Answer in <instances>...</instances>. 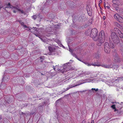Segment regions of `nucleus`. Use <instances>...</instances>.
Instances as JSON below:
<instances>
[{
	"mask_svg": "<svg viewBox=\"0 0 123 123\" xmlns=\"http://www.w3.org/2000/svg\"><path fill=\"white\" fill-rule=\"evenodd\" d=\"M110 41L112 40L114 43L117 44L119 43L120 41L118 37L117 36L114 32H112L111 34L110 37H109Z\"/></svg>",
	"mask_w": 123,
	"mask_h": 123,
	"instance_id": "f257e3e1",
	"label": "nucleus"
},
{
	"mask_svg": "<svg viewBox=\"0 0 123 123\" xmlns=\"http://www.w3.org/2000/svg\"><path fill=\"white\" fill-rule=\"evenodd\" d=\"M115 46L113 43L110 44L108 42H105L104 44V49L105 53L109 54L110 48H113Z\"/></svg>",
	"mask_w": 123,
	"mask_h": 123,
	"instance_id": "f03ea898",
	"label": "nucleus"
},
{
	"mask_svg": "<svg viewBox=\"0 0 123 123\" xmlns=\"http://www.w3.org/2000/svg\"><path fill=\"white\" fill-rule=\"evenodd\" d=\"M98 32L96 28L92 29L91 31L90 36L92 37L93 40L95 41L98 39V36L97 35Z\"/></svg>",
	"mask_w": 123,
	"mask_h": 123,
	"instance_id": "7ed1b4c3",
	"label": "nucleus"
},
{
	"mask_svg": "<svg viewBox=\"0 0 123 123\" xmlns=\"http://www.w3.org/2000/svg\"><path fill=\"white\" fill-rule=\"evenodd\" d=\"M74 68L73 67H71L70 66H68L67 67L65 68H64L62 69H61V71L62 73H63L64 72H66L70 70H72L74 69Z\"/></svg>",
	"mask_w": 123,
	"mask_h": 123,
	"instance_id": "20e7f679",
	"label": "nucleus"
},
{
	"mask_svg": "<svg viewBox=\"0 0 123 123\" xmlns=\"http://www.w3.org/2000/svg\"><path fill=\"white\" fill-rule=\"evenodd\" d=\"M105 32L104 31H101L99 33V36L98 37V39L101 38L102 39H103L105 40Z\"/></svg>",
	"mask_w": 123,
	"mask_h": 123,
	"instance_id": "39448f33",
	"label": "nucleus"
},
{
	"mask_svg": "<svg viewBox=\"0 0 123 123\" xmlns=\"http://www.w3.org/2000/svg\"><path fill=\"white\" fill-rule=\"evenodd\" d=\"M72 54L73 56L76 58L78 60L80 61H82L81 59L83 58V56L80 54Z\"/></svg>",
	"mask_w": 123,
	"mask_h": 123,
	"instance_id": "423d86ee",
	"label": "nucleus"
},
{
	"mask_svg": "<svg viewBox=\"0 0 123 123\" xmlns=\"http://www.w3.org/2000/svg\"><path fill=\"white\" fill-rule=\"evenodd\" d=\"M48 49L49 50V51L50 52H52L54 51L56 49V47L52 46H49L48 47Z\"/></svg>",
	"mask_w": 123,
	"mask_h": 123,
	"instance_id": "0eeeda50",
	"label": "nucleus"
},
{
	"mask_svg": "<svg viewBox=\"0 0 123 123\" xmlns=\"http://www.w3.org/2000/svg\"><path fill=\"white\" fill-rule=\"evenodd\" d=\"M79 85V84H76L75 85H69V86L66 89H64V91H63V92H65L69 90V89H70V88H72L73 87H74L75 86H78Z\"/></svg>",
	"mask_w": 123,
	"mask_h": 123,
	"instance_id": "6e6552de",
	"label": "nucleus"
},
{
	"mask_svg": "<svg viewBox=\"0 0 123 123\" xmlns=\"http://www.w3.org/2000/svg\"><path fill=\"white\" fill-rule=\"evenodd\" d=\"M98 42L97 43V45L98 46H101L102 43L104 42L105 40L102 39L101 38L98 39Z\"/></svg>",
	"mask_w": 123,
	"mask_h": 123,
	"instance_id": "1a4fd4ad",
	"label": "nucleus"
},
{
	"mask_svg": "<svg viewBox=\"0 0 123 123\" xmlns=\"http://www.w3.org/2000/svg\"><path fill=\"white\" fill-rule=\"evenodd\" d=\"M123 78V77H118L117 78V79H114V81L116 82H119L122 81Z\"/></svg>",
	"mask_w": 123,
	"mask_h": 123,
	"instance_id": "9d476101",
	"label": "nucleus"
},
{
	"mask_svg": "<svg viewBox=\"0 0 123 123\" xmlns=\"http://www.w3.org/2000/svg\"><path fill=\"white\" fill-rule=\"evenodd\" d=\"M114 56V59L117 62H119L120 61V60L119 58L118 57V54H115Z\"/></svg>",
	"mask_w": 123,
	"mask_h": 123,
	"instance_id": "9b49d317",
	"label": "nucleus"
},
{
	"mask_svg": "<svg viewBox=\"0 0 123 123\" xmlns=\"http://www.w3.org/2000/svg\"><path fill=\"white\" fill-rule=\"evenodd\" d=\"M118 67V65H112L111 64L110 65V68H112L114 69H115L116 70L117 69Z\"/></svg>",
	"mask_w": 123,
	"mask_h": 123,
	"instance_id": "f8f14e48",
	"label": "nucleus"
},
{
	"mask_svg": "<svg viewBox=\"0 0 123 123\" xmlns=\"http://www.w3.org/2000/svg\"><path fill=\"white\" fill-rule=\"evenodd\" d=\"M117 20L120 22H123V19L122 17H121L120 16H119L118 19Z\"/></svg>",
	"mask_w": 123,
	"mask_h": 123,
	"instance_id": "ddd939ff",
	"label": "nucleus"
},
{
	"mask_svg": "<svg viewBox=\"0 0 123 123\" xmlns=\"http://www.w3.org/2000/svg\"><path fill=\"white\" fill-rule=\"evenodd\" d=\"M77 49H78L77 48H75L74 49H69V51L71 52V53H73L74 51H77Z\"/></svg>",
	"mask_w": 123,
	"mask_h": 123,
	"instance_id": "4468645a",
	"label": "nucleus"
},
{
	"mask_svg": "<svg viewBox=\"0 0 123 123\" xmlns=\"http://www.w3.org/2000/svg\"><path fill=\"white\" fill-rule=\"evenodd\" d=\"M119 16L118 14H115L114 16V17L115 19L117 20Z\"/></svg>",
	"mask_w": 123,
	"mask_h": 123,
	"instance_id": "2eb2a0df",
	"label": "nucleus"
},
{
	"mask_svg": "<svg viewBox=\"0 0 123 123\" xmlns=\"http://www.w3.org/2000/svg\"><path fill=\"white\" fill-rule=\"evenodd\" d=\"M102 66L106 68H110V65H104Z\"/></svg>",
	"mask_w": 123,
	"mask_h": 123,
	"instance_id": "dca6fc26",
	"label": "nucleus"
},
{
	"mask_svg": "<svg viewBox=\"0 0 123 123\" xmlns=\"http://www.w3.org/2000/svg\"><path fill=\"white\" fill-rule=\"evenodd\" d=\"M90 32V30H88L85 31V35H89Z\"/></svg>",
	"mask_w": 123,
	"mask_h": 123,
	"instance_id": "f3484780",
	"label": "nucleus"
},
{
	"mask_svg": "<svg viewBox=\"0 0 123 123\" xmlns=\"http://www.w3.org/2000/svg\"><path fill=\"white\" fill-rule=\"evenodd\" d=\"M71 62H68L67 63H66L64 64V67H63V68H65L66 67H67L68 66H69V65H68L67 64H69L70 63H71Z\"/></svg>",
	"mask_w": 123,
	"mask_h": 123,
	"instance_id": "a211bd4d",
	"label": "nucleus"
},
{
	"mask_svg": "<svg viewBox=\"0 0 123 123\" xmlns=\"http://www.w3.org/2000/svg\"><path fill=\"white\" fill-rule=\"evenodd\" d=\"M87 11L88 15L90 16H91L92 15V12L90 11H88V10H87Z\"/></svg>",
	"mask_w": 123,
	"mask_h": 123,
	"instance_id": "6ab92c4d",
	"label": "nucleus"
},
{
	"mask_svg": "<svg viewBox=\"0 0 123 123\" xmlns=\"http://www.w3.org/2000/svg\"><path fill=\"white\" fill-rule=\"evenodd\" d=\"M90 64L91 65H92L94 66H99V64H97L95 63H92L91 64Z\"/></svg>",
	"mask_w": 123,
	"mask_h": 123,
	"instance_id": "aec40b11",
	"label": "nucleus"
},
{
	"mask_svg": "<svg viewBox=\"0 0 123 123\" xmlns=\"http://www.w3.org/2000/svg\"><path fill=\"white\" fill-rule=\"evenodd\" d=\"M93 91L92 90V89L88 91V93L89 94H91V93H93Z\"/></svg>",
	"mask_w": 123,
	"mask_h": 123,
	"instance_id": "412c9836",
	"label": "nucleus"
},
{
	"mask_svg": "<svg viewBox=\"0 0 123 123\" xmlns=\"http://www.w3.org/2000/svg\"><path fill=\"white\" fill-rule=\"evenodd\" d=\"M14 8L15 9H16L18 11H20V9H19L18 7V6H13L12 7V8Z\"/></svg>",
	"mask_w": 123,
	"mask_h": 123,
	"instance_id": "4be33fe9",
	"label": "nucleus"
},
{
	"mask_svg": "<svg viewBox=\"0 0 123 123\" xmlns=\"http://www.w3.org/2000/svg\"><path fill=\"white\" fill-rule=\"evenodd\" d=\"M117 1V0H112V2L115 5H117L116 2Z\"/></svg>",
	"mask_w": 123,
	"mask_h": 123,
	"instance_id": "5701e85b",
	"label": "nucleus"
},
{
	"mask_svg": "<svg viewBox=\"0 0 123 123\" xmlns=\"http://www.w3.org/2000/svg\"><path fill=\"white\" fill-rule=\"evenodd\" d=\"M81 62H83L84 63H85V64H86V65H87L88 66L91 65L88 62H83L82 61Z\"/></svg>",
	"mask_w": 123,
	"mask_h": 123,
	"instance_id": "b1692460",
	"label": "nucleus"
},
{
	"mask_svg": "<svg viewBox=\"0 0 123 123\" xmlns=\"http://www.w3.org/2000/svg\"><path fill=\"white\" fill-rule=\"evenodd\" d=\"M112 82L111 81H110V82H109L108 83V84L109 86H113Z\"/></svg>",
	"mask_w": 123,
	"mask_h": 123,
	"instance_id": "393cba45",
	"label": "nucleus"
},
{
	"mask_svg": "<svg viewBox=\"0 0 123 123\" xmlns=\"http://www.w3.org/2000/svg\"><path fill=\"white\" fill-rule=\"evenodd\" d=\"M6 6L5 8L6 9V8H10L11 9H12V7H13V6H12V5H10V6Z\"/></svg>",
	"mask_w": 123,
	"mask_h": 123,
	"instance_id": "a878e982",
	"label": "nucleus"
},
{
	"mask_svg": "<svg viewBox=\"0 0 123 123\" xmlns=\"http://www.w3.org/2000/svg\"><path fill=\"white\" fill-rule=\"evenodd\" d=\"M90 72H84L83 73V74L86 75H88L90 74Z\"/></svg>",
	"mask_w": 123,
	"mask_h": 123,
	"instance_id": "bb28decb",
	"label": "nucleus"
},
{
	"mask_svg": "<svg viewBox=\"0 0 123 123\" xmlns=\"http://www.w3.org/2000/svg\"><path fill=\"white\" fill-rule=\"evenodd\" d=\"M96 55L95 56V57L96 58H98L100 56L99 55V54H95Z\"/></svg>",
	"mask_w": 123,
	"mask_h": 123,
	"instance_id": "cd10ccee",
	"label": "nucleus"
},
{
	"mask_svg": "<svg viewBox=\"0 0 123 123\" xmlns=\"http://www.w3.org/2000/svg\"><path fill=\"white\" fill-rule=\"evenodd\" d=\"M116 30H117V31L118 32V33L119 34H121V33H122L121 32V31H120L118 29H117V28H116Z\"/></svg>",
	"mask_w": 123,
	"mask_h": 123,
	"instance_id": "c85d7f7f",
	"label": "nucleus"
},
{
	"mask_svg": "<svg viewBox=\"0 0 123 123\" xmlns=\"http://www.w3.org/2000/svg\"><path fill=\"white\" fill-rule=\"evenodd\" d=\"M32 18H33L34 19V20H35L37 16L36 15H35L32 16Z\"/></svg>",
	"mask_w": 123,
	"mask_h": 123,
	"instance_id": "c756f323",
	"label": "nucleus"
},
{
	"mask_svg": "<svg viewBox=\"0 0 123 123\" xmlns=\"http://www.w3.org/2000/svg\"><path fill=\"white\" fill-rule=\"evenodd\" d=\"M18 21L22 25H23L24 24V23L23 22H22L21 20L19 21Z\"/></svg>",
	"mask_w": 123,
	"mask_h": 123,
	"instance_id": "7c9ffc66",
	"label": "nucleus"
},
{
	"mask_svg": "<svg viewBox=\"0 0 123 123\" xmlns=\"http://www.w3.org/2000/svg\"><path fill=\"white\" fill-rule=\"evenodd\" d=\"M120 37L121 38H123V33H122L121 34H119Z\"/></svg>",
	"mask_w": 123,
	"mask_h": 123,
	"instance_id": "2f4dec72",
	"label": "nucleus"
},
{
	"mask_svg": "<svg viewBox=\"0 0 123 123\" xmlns=\"http://www.w3.org/2000/svg\"><path fill=\"white\" fill-rule=\"evenodd\" d=\"M111 107L113 109H115V105H113L111 106Z\"/></svg>",
	"mask_w": 123,
	"mask_h": 123,
	"instance_id": "473e14b6",
	"label": "nucleus"
},
{
	"mask_svg": "<svg viewBox=\"0 0 123 123\" xmlns=\"http://www.w3.org/2000/svg\"><path fill=\"white\" fill-rule=\"evenodd\" d=\"M41 59L43 60L44 58V57L43 56H41L40 57Z\"/></svg>",
	"mask_w": 123,
	"mask_h": 123,
	"instance_id": "72a5a7b5",
	"label": "nucleus"
},
{
	"mask_svg": "<svg viewBox=\"0 0 123 123\" xmlns=\"http://www.w3.org/2000/svg\"><path fill=\"white\" fill-rule=\"evenodd\" d=\"M35 113V112H31L30 113V114L31 115H33Z\"/></svg>",
	"mask_w": 123,
	"mask_h": 123,
	"instance_id": "f704fd0d",
	"label": "nucleus"
},
{
	"mask_svg": "<svg viewBox=\"0 0 123 123\" xmlns=\"http://www.w3.org/2000/svg\"><path fill=\"white\" fill-rule=\"evenodd\" d=\"M113 86H114L115 85V82L114 81L113 82H112Z\"/></svg>",
	"mask_w": 123,
	"mask_h": 123,
	"instance_id": "c9c22d12",
	"label": "nucleus"
},
{
	"mask_svg": "<svg viewBox=\"0 0 123 123\" xmlns=\"http://www.w3.org/2000/svg\"><path fill=\"white\" fill-rule=\"evenodd\" d=\"M23 26L24 27H25V28H28V27L26 25H25L24 24V25H23Z\"/></svg>",
	"mask_w": 123,
	"mask_h": 123,
	"instance_id": "e433bc0d",
	"label": "nucleus"
},
{
	"mask_svg": "<svg viewBox=\"0 0 123 123\" xmlns=\"http://www.w3.org/2000/svg\"><path fill=\"white\" fill-rule=\"evenodd\" d=\"M19 11L21 12V13H24V12L23 10H20V11Z\"/></svg>",
	"mask_w": 123,
	"mask_h": 123,
	"instance_id": "4c0bfd02",
	"label": "nucleus"
},
{
	"mask_svg": "<svg viewBox=\"0 0 123 123\" xmlns=\"http://www.w3.org/2000/svg\"><path fill=\"white\" fill-rule=\"evenodd\" d=\"M41 40L43 42H45V40H44L42 38H41Z\"/></svg>",
	"mask_w": 123,
	"mask_h": 123,
	"instance_id": "58836bf2",
	"label": "nucleus"
},
{
	"mask_svg": "<svg viewBox=\"0 0 123 123\" xmlns=\"http://www.w3.org/2000/svg\"><path fill=\"white\" fill-rule=\"evenodd\" d=\"M6 5H7V6H10V5H10V3H9L7 4Z\"/></svg>",
	"mask_w": 123,
	"mask_h": 123,
	"instance_id": "ea45409f",
	"label": "nucleus"
},
{
	"mask_svg": "<svg viewBox=\"0 0 123 123\" xmlns=\"http://www.w3.org/2000/svg\"><path fill=\"white\" fill-rule=\"evenodd\" d=\"M99 4H100V3H101L102 2V0H100L99 1Z\"/></svg>",
	"mask_w": 123,
	"mask_h": 123,
	"instance_id": "a19ab883",
	"label": "nucleus"
},
{
	"mask_svg": "<svg viewBox=\"0 0 123 123\" xmlns=\"http://www.w3.org/2000/svg\"><path fill=\"white\" fill-rule=\"evenodd\" d=\"M91 123H94V120H92Z\"/></svg>",
	"mask_w": 123,
	"mask_h": 123,
	"instance_id": "79ce46f5",
	"label": "nucleus"
},
{
	"mask_svg": "<svg viewBox=\"0 0 123 123\" xmlns=\"http://www.w3.org/2000/svg\"><path fill=\"white\" fill-rule=\"evenodd\" d=\"M105 16H104L103 17V19H104V20H105Z\"/></svg>",
	"mask_w": 123,
	"mask_h": 123,
	"instance_id": "37998d69",
	"label": "nucleus"
},
{
	"mask_svg": "<svg viewBox=\"0 0 123 123\" xmlns=\"http://www.w3.org/2000/svg\"><path fill=\"white\" fill-rule=\"evenodd\" d=\"M106 7L108 9H109L110 8V7L109 6H106Z\"/></svg>",
	"mask_w": 123,
	"mask_h": 123,
	"instance_id": "c03bdc74",
	"label": "nucleus"
},
{
	"mask_svg": "<svg viewBox=\"0 0 123 123\" xmlns=\"http://www.w3.org/2000/svg\"><path fill=\"white\" fill-rule=\"evenodd\" d=\"M35 35L37 37H38V36H39V35L38 34H35Z\"/></svg>",
	"mask_w": 123,
	"mask_h": 123,
	"instance_id": "a18cd8bd",
	"label": "nucleus"
},
{
	"mask_svg": "<svg viewBox=\"0 0 123 123\" xmlns=\"http://www.w3.org/2000/svg\"><path fill=\"white\" fill-rule=\"evenodd\" d=\"M43 60L41 59V60L40 61L41 62H43Z\"/></svg>",
	"mask_w": 123,
	"mask_h": 123,
	"instance_id": "49530a36",
	"label": "nucleus"
},
{
	"mask_svg": "<svg viewBox=\"0 0 123 123\" xmlns=\"http://www.w3.org/2000/svg\"><path fill=\"white\" fill-rule=\"evenodd\" d=\"M98 89H95V91L96 92H97V91H98Z\"/></svg>",
	"mask_w": 123,
	"mask_h": 123,
	"instance_id": "de8ad7c7",
	"label": "nucleus"
},
{
	"mask_svg": "<svg viewBox=\"0 0 123 123\" xmlns=\"http://www.w3.org/2000/svg\"><path fill=\"white\" fill-rule=\"evenodd\" d=\"M95 89H96L95 88H92V90H94L95 91Z\"/></svg>",
	"mask_w": 123,
	"mask_h": 123,
	"instance_id": "09e8293b",
	"label": "nucleus"
},
{
	"mask_svg": "<svg viewBox=\"0 0 123 123\" xmlns=\"http://www.w3.org/2000/svg\"><path fill=\"white\" fill-rule=\"evenodd\" d=\"M41 36H39V35L38 36V37L39 38H40V39H41V38H41Z\"/></svg>",
	"mask_w": 123,
	"mask_h": 123,
	"instance_id": "8fccbe9b",
	"label": "nucleus"
},
{
	"mask_svg": "<svg viewBox=\"0 0 123 123\" xmlns=\"http://www.w3.org/2000/svg\"><path fill=\"white\" fill-rule=\"evenodd\" d=\"M13 12H14V13H16V11H15V10H13Z\"/></svg>",
	"mask_w": 123,
	"mask_h": 123,
	"instance_id": "3c124183",
	"label": "nucleus"
},
{
	"mask_svg": "<svg viewBox=\"0 0 123 123\" xmlns=\"http://www.w3.org/2000/svg\"><path fill=\"white\" fill-rule=\"evenodd\" d=\"M60 100V99H59L58 100H57L56 101V102H58V101H59Z\"/></svg>",
	"mask_w": 123,
	"mask_h": 123,
	"instance_id": "603ef678",
	"label": "nucleus"
},
{
	"mask_svg": "<svg viewBox=\"0 0 123 123\" xmlns=\"http://www.w3.org/2000/svg\"><path fill=\"white\" fill-rule=\"evenodd\" d=\"M24 76H27V75L26 74H24Z\"/></svg>",
	"mask_w": 123,
	"mask_h": 123,
	"instance_id": "864d4df0",
	"label": "nucleus"
},
{
	"mask_svg": "<svg viewBox=\"0 0 123 123\" xmlns=\"http://www.w3.org/2000/svg\"><path fill=\"white\" fill-rule=\"evenodd\" d=\"M86 91V90H85V91H81V92H85V91Z\"/></svg>",
	"mask_w": 123,
	"mask_h": 123,
	"instance_id": "5fc2aeb1",
	"label": "nucleus"
},
{
	"mask_svg": "<svg viewBox=\"0 0 123 123\" xmlns=\"http://www.w3.org/2000/svg\"><path fill=\"white\" fill-rule=\"evenodd\" d=\"M53 69H54V70H55V68L54 67Z\"/></svg>",
	"mask_w": 123,
	"mask_h": 123,
	"instance_id": "6e6d98bb",
	"label": "nucleus"
},
{
	"mask_svg": "<svg viewBox=\"0 0 123 123\" xmlns=\"http://www.w3.org/2000/svg\"><path fill=\"white\" fill-rule=\"evenodd\" d=\"M21 113H22V114H24V113H23V112H21Z\"/></svg>",
	"mask_w": 123,
	"mask_h": 123,
	"instance_id": "4d7b16f0",
	"label": "nucleus"
},
{
	"mask_svg": "<svg viewBox=\"0 0 123 123\" xmlns=\"http://www.w3.org/2000/svg\"><path fill=\"white\" fill-rule=\"evenodd\" d=\"M100 4L99 3V4H98V5H99V6H100Z\"/></svg>",
	"mask_w": 123,
	"mask_h": 123,
	"instance_id": "13d9d810",
	"label": "nucleus"
},
{
	"mask_svg": "<svg viewBox=\"0 0 123 123\" xmlns=\"http://www.w3.org/2000/svg\"><path fill=\"white\" fill-rule=\"evenodd\" d=\"M2 119V118L0 117V120H1Z\"/></svg>",
	"mask_w": 123,
	"mask_h": 123,
	"instance_id": "bf43d9fd",
	"label": "nucleus"
},
{
	"mask_svg": "<svg viewBox=\"0 0 123 123\" xmlns=\"http://www.w3.org/2000/svg\"><path fill=\"white\" fill-rule=\"evenodd\" d=\"M41 75H44L42 73H41Z\"/></svg>",
	"mask_w": 123,
	"mask_h": 123,
	"instance_id": "052dcab7",
	"label": "nucleus"
},
{
	"mask_svg": "<svg viewBox=\"0 0 123 123\" xmlns=\"http://www.w3.org/2000/svg\"><path fill=\"white\" fill-rule=\"evenodd\" d=\"M2 8V7H0V9Z\"/></svg>",
	"mask_w": 123,
	"mask_h": 123,
	"instance_id": "680f3d73",
	"label": "nucleus"
},
{
	"mask_svg": "<svg viewBox=\"0 0 123 123\" xmlns=\"http://www.w3.org/2000/svg\"><path fill=\"white\" fill-rule=\"evenodd\" d=\"M104 6H105V4H104Z\"/></svg>",
	"mask_w": 123,
	"mask_h": 123,
	"instance_id": "e2e57ef3",
	"label": "nucleus"
},
{
	"mask_svg": "<svg viewBox=\"0 0 123 123\" xmlns=\"http://www.w3.org/2000/svg\"><path fill=\"white\" fill-rule=\"evenodd\" d=\"M122 51L123 52V49H122Z\"/></svg>",
	"mask_w": 123,
	"mask_h": 123,
	"instance_id": "0e129e2a",
	"label": "nucleus"
},
{
	"mask_svg": "<svg viewBox=\"0 0 123 123\" xmlns=\"http://www.w3.org/2000/svg\"><path fill=\"white\" fill-rule=\"evenodd\" d=\"M37 31V30H36V31Z\"/></svg>",
	"mask_w": 123,
	"mask_h": 123,
	"instance_id": "69168bd1",
	"label": "nucleus"
},
{
	"mask_svg": "<svg viewBox=\"0 0 123 123\" xmlns=\"http://www.w3.org/2000/svg\"><path fill=\"white\" fill-rule=\"evenodd\" d=\"M116 109H115V111H116Z\"/></svg>",
	"mask_w": 123,
	"mask_h": 123,
	"instance_id": "338daca9",
	"label": "nucleus"
},
{
	"mask_svg": "<svg viewBox=\"0 0 123 123\" xmlns=\"http://www.w3.org/2000/svg\"><path fill=\"white\" fill-rule=\"evenodd\" d=\"M88 123H90L89 122H88Z\"/></svg>",
	"mask_w": 123,
	"mask_h": 123,
	"instance_id": "774afa93",
	"label": "nucleus"
}]
</instances>
